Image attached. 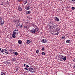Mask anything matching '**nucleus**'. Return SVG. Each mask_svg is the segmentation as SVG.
<instances>
[{
    "instance_id": "obj_1",
    "label": "nucleus",
    "mask_w": 75,
    "mask_h": 75,
    "mask_svg": "<svg viewBox=\"0 0 75 75\" xmlns=\"http://www.w3.org/2000/svg\"><path fill=\"white\" fill-rule=\"evenodd\" d=\"M18 34V30L15 29L14 30V31L12 34V37L13 38H15L16 36V35Z\"/></svg>"
},
{
    "instance_id": "obj_2",
    "label": "nucleus",
    "mask_w": 75,
    "mask_h": 75,
    "mask_svg": "<svg viewBox=\"0 0 75 75\" xmlns=\"http://www.w3.org/2000/svg\"><path fill=\"white\" fill-rule=\"evenodd\" d=\"M2 53L3 54H5L6 55H7V54H8V52L7 50L5 49H3L1 50V51Z\"/></svg>"
},
{
    "instance_id": "obj_3",
    "label": "nucleus",
    "mask_w": 75,
    "mask_h": 75,
    "mask_svg": "<svg viewBox=\"0 0 75 75\" xmlns=\"http://www.w3.org/2000/svg\"><path fill=\"white\" fill-rule=\"evenodd\" d=\"M29 70L30 71V72H34L35 71V69L33 67H30L29 68Z\"/></svg>"
},
{
    "instance_id": "obj_4",
    "label": "nucleus",
    "mask_w": 75,
    "mask_h": 75,
    "mask_svg": "<svg viewBox=\"0 0 75 75\" xmlns=\"http://www.w3.org/2000/svg\"><path fill=\"white\" fill-rule=\"evenodd\" d=\"M3 64H4L5 65H10V63L8 62L7 61L3 62Z\"/></svg>"
},
{
    "instance_id": "obj_5",
    "label": "nucleus",
    "mask_w": 75,
    "mask_h": 75,
    "mask_svg": "<svg viewBox=\"0 0 75 75\" xmlns=\"http://www.w3.org/2000/svg\"><path fill=\"white\" fill-rule=\"evenodd\" d=\"M30 32L31 33H33L34 34L35 33H36V31H35V30L34 28H32L31 30H30Z\"/></svg>"
},
{
    "instance_id": "obj_6",
    "label": "nucleus",
    "mask_w": 75,
    "mask_h": 75,
    "mask_svg": "<svg viewBox=\"0 0 75 75\" xmlns=\"http://www.w3.org/2000/svg\"><path fill=\"white\" fill-rule=\"evenodd\" d=\"M30 6H29V5L27 4L26 6L25 9L27 10H30Z\"/></svg>"
},
{
    "instance_id": "obj_7",
    "label": "nucleus",
    "mask_w": 75,
    "mask_h": 75,
    "mask_svg": "<svg viewBox=\"0 0 75 75\" xmlns=\"http://www.w3.org/2000/svg\"><path fill=\"white\" fill-rule=\"evenodd\" d=\"M42 42H43V43L46 44V43L47 42V40L46 39H43L42 40Z\"/></svg>"
},
{
    "instance_id": "obj_8",
    "label": "nucleus",
    "mask_w": 75,
    "mask_h": 75,
    "mask_svg": "<svg viewBox=\"0 0 75 75\" xmlns=\"http://www.w3.org/2000/svg\"><path fill=\"white\" fill-rule=\"evenodd\" d=\"M53 27L55 29L58 28V25L57 24L54 25Z\"/></svg>"
},
{
    "instance_id": "obj_9",
    "label": "nucleus",
    "mask_w": 75,
    "mask_h": 75,
    "mask_svg": "<svg viewBox=\"0 0 75 75\" xmlns=\"http://www.w3.org/2000/svg\"><path fill=\"white\" fill-rule=\"evenodd\" d=\"M14 22L15 23H20V21L19 20L16 19V20H14Z\"/></svg>"
},
{
    "instance_id": "obj_10",
    "label": "nucleus",
    "mask_w": 75,
    "mask_h": 75,
    "mask_svg": "<svg viewBox=\"0 0 75 75\" xmlns=\"http://www.w3.org/2000/svg\"><path fill=\"white\" fill-rule=\"evenodd\" d=\"M18 10H19V11H22V10H23V9H22V8L21 7L19 6L18 7Z\"/></svg>"
},
{
    "instance_id": "obj_11",
    "label": "nucleus",
    "mask_w": 75,
    "mask_h": 75,
    "mask_svg": "<svg viewBox=\"0 0 75 75\" xmlns=\"http://www.w3.org/2000/svg\"><path fill=\"white\" fill-rule=\"evenodd\" d=\"M54 19L55 20H56V21H59V18H58V17H55Z\"/></svg>"
},
{
    "instance_id": "obj_12",
    "label": "nucleus",
    "mask_w": 75,
    "mask_h": 75,
    "mask_svg": "<svg viewBox=\"0 0 75 75\" xmlns=\"http://www.w3.org/2000/svg\"><path fill=\"white\" fill-rule=\"evenodd\" d=\"M48 23H49L50 24L51 26H53L54 27V25L53 23H51L50 22H48Z\"/></svg>"
},
{
    "instance_id": "obj_13",
    "label": "nucleus",
    "mask_w": 75,
    "mask_h": 75,
    "mask_svg": "<svg viewBox=\"0 0 75 75\" xmlns=\"http://www.w3.org/2000/svg\"><path fill=\"white\" fill-rule=\"evenodd\" d=\"M31 26H33V27H37V26L36 25H34V24L33 23H31Z\"/></svg>"
},
{
    "instance_id": "obj_14",
    "label": "nucleus",
    "mask_w": 75,
    "mask_h": 75,
    "mask_svg": "<svg viewBox=\"0 0 75 75\" xmlns=\"http://www.w3.org/2000/svg\"><path fill=\"white\" fill-rule=\"evenodd\" d=\"M38 30H39V29H38V27H37L36 28H35V31L36 32H38Z\"/></svg>"
},
{
    "instance_id": "obj_15",
    "label": "nucleus",
    "mask_w": 75,
    "mask_h": 75,
    "mask_svg": "<svg viewBox=\"0 0 75 75\" xmlns=\"http://www.w3.org/2000/svg\"><path fill=\"white\" fill-rule=\"evenodd\" d=\"M18 43L19 44H21L23 43V42H22V41H21V40H19L18 41Z\"/></svg>"
},
{
    "instance_id": "obj_16",
    "label": "nucleus",
    "mask_w": 75,
    "mask_h": 75,
    "mask_svg": "<svg viewBox=\"0 0 75 75\" xmlns=\"http://www.w3.org/2000/svg\"><path fill=\"white\" fill-rule=\"evenodd\" d=\"M26 13L27 14H30V11H26Z\"/></svg>"
},
{
    "instance_id": "obj_17",
    "label": "nucleus",
    "mask_w": 75,
    "mask_h": 75,
    "mask_svg": "<svg viewBox=\"0 0 75 75\" xmlns=\"http://www.w3.org/2000/svg\"><path fill=\"white\" fill-rule=\"evenodd\" d=\"M9 51L10 53H12L14 51V50L13 49H11Z\"/></svg>"
},
{
    "instance_id": "obj_18",
    "label": "nucleus",
    "mask_w": 75,
    "mask_h": 75,
    "mask_svg": "<svg viewBox=\"0 0 75 75\" xmlns=\"http://www.w3.org/2000/svg\"><path fill=\"white\" fill-rule=\"evenodd\" d=\"M71 42V40H67L66 41V42H67V43H69V42Z\"/></svg>"
},
{
    "instance_id": "obj_19",
    "label": "nucleus",
    "mask_w": 75,
    "mask_h": 75,
    "mask_svg": "<svg viewBox=\"0 0 75 75\" xmlns=\"http://www.w3.org/2000/svg\"><path fill=\"white\" fill-rule=\"evenodd\" d=\"M1 74H2V75H6V74H5V73L4 71H2L1 72Z\"/></svg>"
},
{
    "instance_id": "obj_20",
    "label": "nucleus",
    "mask_w": 75,
    "mask_h": 75,
    "mask_svg": "<svg viewBox=\"0 0 75 75\" xmlns=\"http://www.w3.org/2000/svg\"><path fill=\"white\" fill-rule=\"evenodd\" d=\"M27 42V44H30L31 42V41L30 40H28Z\"/></svg>"
},
{
    "instance_id": "obj_21",
    "label": "nucleus",
    "mask_w": 75,
    "mask_h": 75,
    "mask_svg": "<svg viewBox=\"0 0 75 75\" xmlns=\"http://www.w3.org/2000/svg\"><path fill=\"white\" fill-rule=\"evenodd\" d=\"M66 59H67V57H65L63 58V60L64 61H66Z\"/></svg>"
},
{
    "instance_id": "obj_22",
    "label": "nucleus",
    "mask_w": 75,
    "mask_h": 75,
    "mask_svg": "<svg viewBox=\"0 0 75 75\" xmlns=\"http://www.w3.org/2000/svg\"><path fill=\"white\" fill-rule=\"evenodd\" d=\"M4 22L3 21L1 23V25H3V24H4Z\"/></svg>"
},
{
    "instance_id": "obj_23",
    "label": "nucleus",
    "mask_w": 75,
    "mask_h": 75,
    "mask_svg": "<svg viewBox=\"0 0 75 75\" xmlns=\"http://www.w3.org/2000/svg\"><path fill=\"white\" fill-rule=\"evenodd\" d=\"M57 30V29H53V31L54 32H56Z\"/></svg>"
},
{
    "instance_id": "obj_24",
    "label": "nucleus",
    "mask_w": 75,
    "mask_h": 75,
    "mask_svg": "<svg viewBox=\"0 0 75 75\" xmlns=\"http://www.w3.org/2000/svg\"><path fill=\"white\" fill-rule=\"evenodd\" d=\"M42 55H45V52H42Z\"/></svg>"
},
{
    "instance_id": "obj_25",
    "label": "nucleus",
    "mask_w": 75,
    "mask_h": 75,
    "mask_svg": "<svg viewBox=\"0 0 75 75\" xmlns=\"http://www.w3.org/2000/svg\"><path fill=\"white\" fill-rule=\"evenodd\" d=\"M14 55H18V53L17 52H15L14 53Z\"/></svg>"
},
{
    "instance_id": "obj_26",
    "label": "nucleus",
    "mask_w": 75,
    "mask_h": 75,
    "mask_svg": "<svg viewBox=\"0 0 75 75\" xmlns=\"http://www.w3.org/2000/svg\"><path fill=\"white\" fill-rule=\"evenodd\" d=\"M62 39H65V36H63L62 37Z\"/></svg>"
},
{
    "instance_id": "obj_27",
    "label": "nucleus",
    "mask_w": 75,
    "mask_h": 75,
    "mask_svg": "<svg viewBox=\"0 0 75 75\" xmlns=\"http://www.w3.org/2000/svg\"><path fill=\"white\" fill-rule=\"evenodd\" d=\"M27 0H26L25 1V3H24V4H27Z\"/></svg>"
},
{
    "instance_id": "obj_28",
    "label": "nucleus",
    "mask_w": 75,
    "mask_h": 75,
    "mask_svg": "<svg viewBox=\"0 0 75 75\" xmlns=\"http://www.w3.org/2000/svg\"><path fill=\"white\" fill-rule=\"evenodd\" d=\"M50 28H52V29H53V27L52 26H50L49 27Z\"/></svg>"
},
{
    "instance_id": "obj_29",
    "label": "nucleus",
    "mask_w": 75,
    "mask_h": 75,
    "mask_svg": "<svg viewBox=\"0 0 75 75\" xmlns=\"http://www.w3.org/2000/svg\"><path fill=\"white\" fill-rule=\"evenodd\" d=\"M19 26H20V28H21L22 27H23V26L21 24V25H20Z\"/></svg>"
},
{
    "instance_id": "obj_30",
    "label": "nucleus",
    "mask_w": 75,
    "mask_h": 75,
    "mask_svg": "<svg viewBox=\"0 0 75 75\" xmlns=\"http://www.w3.org/2000/svg\"><path fill=\"white\" fill-rule=\"evenodd\" d=\"M36 52L37 53V54H38V52H39V50H36Z\"/></svg>"
},
{
    "instance_id": "obj_31",
    "label": "nucleus",
    "mask_w": 75,
    "mask_h": 75,
    "mask_svg": "<svg viewBox=\"0 0 75 75\" xmlns=\"http://www.w3.org/2000/svg\"><path fill=\"white\" fill-rule=\"evenodd\" d=\"M41 50H42V51H44V50H45V48L44 47H43L42 48Z\"/></svg>"
},
{
    "instance_id": "obj_32",
    "label": "nucleus",
    "mask_w": 75,
    "mask_h": 75,
    "mask_svg": "<svg viewBox=\"0 0 75 75\" xmlns=\"http://www.w3.org/2000/svg\"><path fill=\"white\" fill-rule=\"evenodd\" d=\"M1 5H2V6H3V5L4 4L3 2H2V1L1 2Z\"/></svg>"
},
{
    "instance_id": "obj_33",
    "label": "nucleus",
    "mask_w": 75,
    "mask_h": 75,
    "mask_svg": "<svg viewBox=\"0 0 75 75\" xmlns=\"http://www.w3.org/2000/svg\"><path fill=\"white\" fill-rule=\"evenodd\" d=\"M16 27H17L18 28V27H19V26H20V25H18V24H16Z\"/></svg>"
},
{
    "instance_id": "obj_34",
    "label": "nucleus",
    "mask_w": 75,
    "mask_h": 75,
    "mask_svg": "<svg viewBox=\"0 0 75 75\" xmlns=\"http://www.w3.org/2000/svg\"><path fill=\"white\" fill-rule=\"evenodd\" d=\"M2 18H1L0 19V23H1V21H2Z\"/></svg>"
},
{
    "instance_id": "obj_35",
    "label": "nucleus",
    "mask_w": 75,
    "mask_h": 75,
    "mask_svg": "<svg viewBox=\"0 0 75 75\" xmlns=\"http://www.w3.org/2000/svg\"><path fill=\"white\" fill-rule=\"evenodd\" d=\"M71 9L72 10H74L75 9V7H72Z\"/></svg>"
},
{
    "instance_id": "obj_36",
    "label": "nucleus",
    "mask_w": 75,
    "mask_h": 75,
    "mask_svg": "<svg viewBox=\"0 0 75 75\" xmlns=\"http://www.w3.org/2000/svg\"><path fill=\"white\" fill-rule=\"evenodd\" d=\"M6 3L7 4H10V3L9 2H8V1H7Z\"/></svg>"
},
{
    "instance_id": "obj_37",
    "label": "nucleus",
    "mask_w": 75,
    "mask_h": 75,
    "mask_svg": "<svg viewBox=\"0 0 75 75\" xmlns=\"http://www.w3.org/2000/svg\"><path fill=\"white\" fill-rule=\"evenodd\" d=\"M28 67H29V66H28V65H26V68H27Z\"/></svg>"
},
{
    "instance_id": "obj_38",
    "label": "nucleus",
    "mask_w": 75,
    "mask_h": 75,
    "mask_svg": "<svg viewBox=\"0 0 75 75\" xmlns=\"http://www.w3.org/2000/svg\"><path fill=\"white\" fill-rule=\"evenodd\" d=\"M58 29V30H57V31H59V32H60V29Z\"/></svg>"
},
{
    "instance_id": "obj_39",
    "label": "nucleus",
    "mask_w": 75,
    "mask_h": 75,
    "mask_svg": "<svg viewBox=\"0 0 75 75\" xmlns=\"http://www.w3.org/2000/svg\"><path fill=\"white\" fill-rule=\"evenodd\" d=\"M18 68H17L16 69V71H18Z\"/></svg>"
},
{
    "instance_id": "obj_40",
    "label": "nucleus",
    "mask_w": 75,
    "mask_h": 75,
    "mask_svg": "<svg viewBox=\"0 0 75 75\" xmlns=\"http://www.w3.org/2000/svg\"><path fill=\"white\" fill-rule=\"evenodd\" d=\"M55 35H57L58 34V33H57L55 34Z\"/></svg>"
},
{
    "instance_id": "obj_41",
    "label": "nucleus",
    "mask_w": 75,
    "mask_h": 75,
    "mask_svg": "<svg viewBox=\"0 0 75 75\" xmlns=\"http://www.w3.org/2000/svg\"><path fill=\"white\" fill-rule=\"evenodd\" d=\"M16 61V58L13 59V61Z\"/></svg>"
},
{
    "instance_id": "obj_42",
    "label": "nucleus",
    "mask_w": 75,
    "mask_h": 75,
    "mask_svg": "<svg viewBox=\"0 0 75 75\" xmlns=\"http://www.w3.org/2000/svg\"><path fill=\"white\" fill-rule=\"evenodd\" d=\"M59 59L60 61H62V60L61 58H59Z\"/></svg>"
},
{
    "instance_id": "obj_43",
    "label": "nucleus",
    "mask_w": 75,
    "mask_h": 75,
    "mask_svg": "<svg viewBox=\"0 0 75 75\" xmlns=\"http://www.w3.org/2000/svg\"><path fill=\"white\" fill-rule=\"evenodd\" d=\"M11 61H14L13 59V58L12 59H11Z\"/></svg>"
},
{
    "instance_id": "obj_44",
    "label": "nucleus",
    "mask_w": 75,
    "mask_h": 75,
    "mask_svg": "<svg viewBox=\"0 0 75 75\" xmlns=\"http://www.w3.org/2000/svg\"><path fill=\"white\" fill-rule=\"evenodd\" d=\"M18 1H19L20 2L22 1V0H18ZM22 1H23V0H22Z\"/></svg>"
},
{
    "instance_id": "obj_45",
    "label": "nucleus",
    "mask_w": 75,
    "mask_h": 75,
    "mask_svg": "<svg viewBox=\"0 0 75 75\" xmlns=\"http://www.w3.org/2000/svg\"><path fill=\"white\" fill-rule=\"evenodd\" d=\"M26 70H27V71H29V69L27 68H26Z\"/></svg>"
},
{
    "instance_id": "obj_46",
    "label": "nucleus",
    "mask_w": 75,
    "mask_h": 75,
    "mask_svg": "<svg viewBox=\"0 0 75 75\" xmlns=\"http://www.w3.org/2000/svg\"><path fill=\"white\" fill-rule=\"evenodd\" d=\"M61 56L62 57L61 58H63L64 57V56H62V55H61Z\"/></svg>"
},
{
    "instance_id": "obj_47",
    "label": "nucleus",
    "mask_w": 75,
    "mask_h": 75,
    "mask_svg": "<svg viewBox=\"0 0 75 75\" xmlns=\"http://www.w3.org/2000/svg\"><path fill=\"white\" fill-rule=\"evenodd\" d=\"M23 0H22V2L23 3H24V0H23V1H22Z\"/></svg>"
},
{
    "instance_id": "obj_48",
    "label": "nucleus",
    "mask_w": 75,
    "mask_h": 75,
    "mask_svg": "<svg viewBox=\"0 0 75 75\" xmlns=\"http://www.w3.org/2000/svg\"><path fill=\"white\" fill-rule=\"evenodd\" d=\"M24 28H27V26H24Z\"/></svg>"
},
{
    "instance_id": "obj_49",
    "label": "nucleus",
    "mask_w": 75,
    "mask_h": 75,
    "mask_svg": "<svg viewBox=\"0 0 75 75\" xmlns=\"http://www.w3.org/2000/svg\"><path fill=\"white\" fill-rule=\"evenodd\" d=\"M57 33H58V34H59V32H59V31H57Z\"/></svg>"
},
{
    "instance_id": "obj_50",
    "label": "nucleus",
    "mask_w": 75,
    "mask_h": 75,
    "mask_svg": "<svg viewBox=\"0 0 75 75\" xmlns=\"http://www.w3.org/2000/svg\"><path fill=\"white\" fill-rule=\"evenodd\" d=\"M25 65H26V64H24V67H25Z\"/></svg>"
},
{
    "instance_id": "obj_51",
    "label": "nucleus",
    "mask_w": 75,
    "mask_h": 75,
    "mask_svg": "<svg viewBox=\"0 0 75 75\" xmlns=\"http://www.w3.org/2000/svg\"><path fill=\"white\" fill-rule=\"evenodd\" d=\"M24 69H27V68H24Z\"/></svg>"
},
{
    "instance_id": "obj_52",
    "label": "nucleus",
    "mask_w": 75,
    "mask_h": 75,
    "mask_svg": "<svg viewBox=\"0 0 75 75\" xmlns=\"http://www.w3.org/2000/svg\"><path fill=\"white\" fill-rule=\"evenodd\" d=\"M74 3H75V0H74Z\"/></svg>"
},
{
    "instance_id": "obj_53",
    "label": "nucleus",
    "mask_w": 75,
    "mask_h": 75,
    "mask_svg": "<svg viewBox=\"0 0 75 75\" xmlns=\"http://www.w3.org/2000/svg\"><path fill=\"white\" fill-rule=\"evenodd\" d=\"M61 59H63V57L61 58Z\"/></svg>"
},
{
    "instance_id": "obj_54",
    "label": "nucleus",
    "mask_w": 75,
    "mask_h": 75,
    "mask_svg": "<svg viewBox=\"0 0 75 75\" xmlns=\"http://www.w3.org/2000/svg\"><path fill=\"white\" fill-rule=\"evenodd\" d=\"M74 62H75V59H74Z\"/></svg>"
},
{
    "instance_id": "obj_55",
    "label": "nucleus",
    "mask_w": 75,
    "mask_h": 75,
    "mask_svg": "<svg viewBox=\"0 0 75 75\" xmlns=\"http://www.w3.org/2000/svg\"><path fill=\"white\" fill-rule=\"evenodd\" d=\"M1 51V48H0V51Z\"/></svg>"
},
{
    "instance_id": "obj_56",
    "label": "nucleus",
    "mask_w": 75,
    "mask_h": 75,
    "mask_svg": "<svg viewBox=\"0 0 75 75\" xmlns=\"http://www.w3.org/2000/svg\"><path fill=\"white\" fill-rule=\"evenodd\" d=\"M1 75H4V74H1Z\"/></svg>"
},
{
    "instance_id": "obj_57",
    "label": "nucleus",
    "mask_w": 75,
    "mask_h": 75,
    "mask_svg": "<svg viewBox=\"0 0 75 75\" xmlns=\"http://www.w3.org/2000/svg\"><path fill=\"white\" fill-rule=\"evenodd\" d=\"M20 23H19V25H20Z\"/></svg>"
},
{
    "instance_id": "obj_58",
    "label": "nucleus",
    "mask_w": 75,
    "mask_h": 75,
    "mask_svg": "<svg viewBox=\"0 0 75 75\" xmlns=\"http://www.w3.org/2000/svg\"><path fill=\"white\" fill-rule=\"evenodd\" d=\"M1 17H0V19H1Z\"/></svg>"
}]
</instances>
